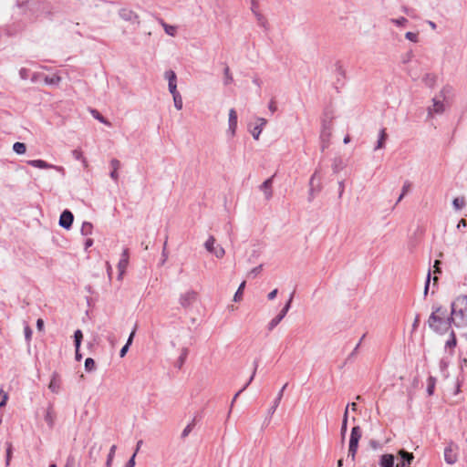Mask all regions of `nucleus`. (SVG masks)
I'll return each mask as SVG.
<instances>
[{
	"label": "nucleus",
	"mask_w": 467,
	"mask_h": 467,
	"mask_svg": "<svg viewBox=\"0 0 467 467\" xmlns=\"http://www.w3.org/2000/svg\"><path fill=\"white\" fill-rule=\"evenodd\" d=\"M129 348H130V347H129L128 345H126V344L122 347V348H121V349H120V351H119V356H120L121 358H122V357H124V356L126 355L127 351L129 350Z\"/></svg>",
	"instance_id": "62"
},
{
	"label": "nucleus",
	"mask_w": 467,
	"mask_h": 467,
	"mask_svg": "<svg viewBox=\"0 0 467 467\" xmlns=\"http://www.w3.org/2000/svg\"><path fill=\"white\" fill-rule=\"evenodd\" d=\"M278 293V290L277 289H274L273 291H271L268 295H267V297L269 300H273L275 298L276 295Z\"/></svg>",
	"instance_id": "60"
},
{
	"label": "nucleus",
	"mask_w": 467,
	"mask_h": 467,
	"mask_svg": "<svg viewBox=\"0 0 467 467\" xmlns=\"http://www.w3.org/2000/svg\"><path fill=\"white\" fill-rule=\"evenodd\" d=\"M197 299L198 293L190 289L180 295L179 303L183 308L190 309L196 303Z\"/></svg>",
	"instance_id": "4"
},
{
	"label": "nucleus",
	"mask_w": 467,
	"mask_h": 467,
	"mask_svg": "<svg viewBox=\"0 0 467 467\" xmlns=\"http://www.w3.org/2000/svg\"><path fill=\"white\" fill-rule=\"evenodd\" d=\"M7 399V394L3 391H0V407H3L6 404Z\"/></svg>",
	"instance_id": "53"
},
{
	"label": "nucleus",
	"mask_w": 467,
	"mask_h": 467,
	"mask_svg": "<svg viewBox=\"0 0 467 467\" xmlns=\"http://www.w3.org/2000/svg\"><path fill=\"white\" fill-rule=\"evenodd\" d=\"M450 317L456 327H467V296L461 295L451 302Z\"/></svg>",
	"instance_id": "2"
},
{
	"label": "nucleus",
	"mask_w": 467,
	"mask_h": 467,
	"mask_svg": "<svg viewBox=\"0 0 467 467\" xmlns=\"http://www.w3.org/2000/svg\"><path fill=\"white\" fill-rule=\"evenodd\" d=\"M386 140H387L386 130H385V129H381L379 130L378 142H377V145L375 146L374 150H377L384 148Z\"/></svg>",
	"instance_id": "25"
},
{
	"label": "nucleus",
	"mask_w": 467,
	"mask_h": 467,
	"mask_svg": "<svg viewBox=\"0 0 467 467\" xmlns=\"http://www.w3.org/2000/svg\"><path fill=\"white\" fill-rule=\"evenodd\" d=\"M410 186H411V184L410 182L407 181L404 182L402 189H401V193L397 200V203L400 202L404 198V196L410 192Z\"/></svg>",
	"instance_id": "33"
},
{
	"label": "nucleus",
	"mask_w": 467,
	"mask_h": 467,
	"mask_svg": "<svg viewBox=\"0 0 467 467\" xmlns=\"http://www.w3.org/2000/svg\"><path fill=\"white\" fill-rule=\"evenodd\" d=\"M169 91L171 95L178 94L179 91L177 90V82H170L168 83Z\"/></svg>",
	"instance_id": "50"
},
{
	"label": "nucleus",
	"mask_w": 467,
	"mask_h": 467,
	"mask_svg": "<svg viewBox=\"0 0 467 467\" xmlns=\"http://www.w3.org/2000/svg\"><path fill=\"white\" fill-rule=\"evenodd\" d=\"M292 300H293V294L290 296L287 303L285 305V306L283 307L281 312L269 322V324H268L269 330L274 329L281 322V320L285 317V315L287 314V312L290 309Z\"/></svg>",
	"instance_id": "9"
},
{
	"label": "nucleus",
	"mask_w": 467,
	"mask_h": 467,
	"mask_svg": "<svg viewBox=\"0 0 467 467\" xmlns=\"http://www.w3.org/2000/svg\"><path fill=\"white\" fill-rule=\"evenodd\" d=\"M93 231V225L89 222H84L81 225V234L85 236H88L92 234Z\"/></svg>",
	"instance_id": "27"
},
{
	"label": "nucleus",
	"mask_w": 467,
	"mask_h": 467,
	"mask_svg": "<svg viewBox=\"0 0 467 467\" xmlns=\"http://www.w3.org/2000/svg\"><path fill=\"white\" fill-rule=\"evenodd\" d=\"M116 450H117V446L116 445H112L110 447L109 452L108 454L107 462H106V467H111L112 462H113V459H114V456H115Z\"/></svg>",
	"instance_id": "32"
},
{
	"label": "nucleus",
	"mask_w": 467,
	"mask_h": 467,
	"mask_svg": "<svg viewBox=\"0 0 467 467\" xmlns=\"http://www.w3.org/2000/svg\"><path fill=\"white\" fill-rule=\"evenodd\" d=\"M237 130V113L234 109L229 110L227 135L231 138L235 136Z\"/></svg>",
	"instance_id": "10"
},
{
	"label": "nucleus",
	"mask_w": 467,
	"mask_h": 467,
	"mask_svg": "<svg viewBox=\"0 0 467 467\" xmlns=\"http://www.w3.org/2000/svg\"><path fill=\"white\" fill-rule=\"evenodd\" d=\"M268 109L269 110L274 113L276 111L277 108H276V105H275V102L274 100H271L269 102V105H268Z\"/></svg>",
	"instance_id": "59"
},
{
	"label": "nucleus",
	"mask_w": 467,
	"mask_h": 467,
	"mask_svg": "<svg viewBox=\"0 0 467 467\" xmlns=\"http://www.w3.org/2000/svg\"><path fill=\"white\" fill-rule=\"evenodd\" d=\"M261 268H262V265L254 267V269L251 270L250 274L254 275H258L260 273Z\"/></svg>",
	"instance_id": "64"
},
{
	"label": "nucleus",
	"mask_w": 467,
	"mask_h": 467,
	"mask_svg": "<svg viewBox=\"0 0 467 467\" xmlns=\"http://www.w3.org/2000/svg\"><path fill=\"white\" fill-rule=\"evenodd\" d=\"M452 205L456 210H461L464 206V200L460 198H455L452 201Z\"/></svg>",
	"instance_id": "45"
},
{
	"label": "nucleus",
	"mask_w": 467,
	"mask_h": 467,
	"mask_svg": "<svg viewBox=\"0 0 467 467\" xmlns=\"http://www.w3.org/2000/svg\"><path fill=\"white\" fill-rule=\"evenodd\" d=\"M257 367H258V362L257 361H254V370H253V373L250 377V379H248L247 382H244V387L241 389V391H244V389H246V388L251 384V382L254 380V378L255 376V373H256V370H257Z\"/></svg>",
	"instance_id": "37"
},
{
	"label": "nucleus",
	"mask_w": 467,
	"mask_h": 467,
	"mask_svg": "<svg viewBox=\"0 0 467 467\" xmlns=\"http://www.w3.org/2000/svg\"><path fill=\"white\" fill-rule=\"evenodd\" d=\"M362 436V431L359 426H355L351 430L349 447L358 448V441Z\"/></svg>",
	"instance_id": "14"
},
{
	"label": "nucleus",
	"mask_w": 467,
	"mask_h": 467,
	"mask_svg": "<svg viewBox=\"0 0 467 467\" xmlns=\"http://www.w3.org/2000/svg\"><path fill=\"white\" fill-rule=\"evenodd\" d=\"M83 338V334L81 330L78 329L74 333V341H75V348H79L81 345V341Z\"/></svg>",
	"instance_id": "36"
},
{
	"label": "nucleus",
	"mask_w": 467,
	"mask_h": 467,
	"mask_svg": "<svg viewBox=\"0 0 467 467\" xmlns=\"http://www.w3.org/2000/svg\"><path fill=\"white\" fill-rule=\"evenodd\" d=\"M459 446L451 441L444 449V460L448 464H454L458 460Z\"/></svg>",
	"instance_id": "7"
},
{
	"label": "nucleus",
	"mask_w": 467,
	"mask_h": 467,
	"mask_svg": "<svg viewBox=\"0 0 467 467\" xmlns=\"http://www.w3.org/2000/svg\"><path fill=\"white\" fill-rule=\"evenodd\" d=\"M427 323L432 331L439 334L448 332L452 324L447 308L438 305L432 306V311Z\"/></svg>",
	"instance_id": "1"
},
{
	"label": "nucleus",
	"mask_w": 467,
	"mask_h": 467,
	"mask_svg": "<svg viewBox=\"0 0 467 467\" xmlns=\"http://www.w3.org/2000/svg\"><path fill=\"white\" fill-rule=\"evenodd\" d=\"M348 417V408H346L344 415H343V420H342V425H341V430H340L342 437H345L346 432H347Z\"/></svg>",
	"instance_id": "34"
},
{
	"label": "nucleus",
	"mask_w": 467,
	"mask_h": 467,
	"mask_svg": "<svg viewBox=\"0 0 467 467\" xmlns=\"http://www.w3.org/2000/svg\"><path fill=\"white\" fill-rule=\"evenodd\" d=\"M110 167L112 168V171H111L109 176L112 180H114L115 182H118V180H119L118 170L120 168V161L117 159H112L110 161Z\"/></svg>",
	"instance_id": "21"
},
{
	"label": "nucleus",
	"mask_w": 467,
	"mask_h": 467,
	"mask_svg": "<svg viewBox=\"0 0 467 467\" xmlns=\"http://www.w3.org/2000/svg\"><path fill=\"white\" fill-rule=\"evenodd\" d=\"M395 458L393 454L386 453L381 455L379 460L380 467H396L394 465Z\"/></svg>",
	"instance_id": "18"
},
{
	"label": "nucleus",
	"mask_w": 467,
	"mask_h": 467,
	"mask_svg": "<svg viewBox=\"0 0 467 467\" xmlns=\"http://www.w3.org/2000/svg\"><path fill=\"white\" fill-rule=\"evenodd\" d=\"M61 81V78L57 75H53L51 77L49 76H45L44 77V82L47 84V85H58Z\"/></svg>",
	"instance_id": "28"
},
{
	"label": "nucleus",
	"mask_w": 467,
	"mask_h": 467,
	"mask_svg": "<svg viewBox=\"0 0 467 467\" xmlns=\"http://www.w3.org/2000/svg\"><path fill=\"white\" fill-rule=\"evenodd\" d=\"M357 451H358V448L357 447H349L348 446V456L349 458H351V460L353 462L355 461Z\"/></svg>",
	"instance_id": "51"
},
{
	"label": "nucleus",
	"mask_w": 467,
	"mask_h": 467,
	"mask_svg": "<svg viewBox=\"0 0 467 467\" xmlns=\"http://www.w3.org/2000/svg\"><path fill=\"white\" fill-rule=\"evenodd\" d=\"M257 25L262 27L265 31L269 30V24L266 17L262 14H256L254 16Z\"/></svg>",
	"instance_id": "24"
},
{
	"label": "nucleus",
	"mask_w": 467,
	"mask_h": 467,
	"mask_svg": "<svg viewBox=\"0 0 467 467\" xmlns=\"http://www.w3.org/2000/svg\"><path fill=\"white\" fill-rule=\"evenodd\" d=\"M233 82V76L230 73L228 67L224 68V85H229Z\"/></svg>",
	"instance_id": "43"
},
{
	"label": "nucleus",
	"mask_w": 467,
	"mask_h": 467,
	"mask_svg": "<svg viewBox=\"0 0 467 467\" xmlns=\"http://www.w3.org/2000/svg\"><path fill=\"white\" fill-rule=\"evenodd\" d=\"M174 107L181 110L182 109V99L180 93L172 95Z\"/></svg>",
	"instance_id": "38"
},
{
	"label": "nucleus",
	"mask_w": 467,
	"mask_h": 467,
	"mask_svg": "<svg viewBox=\"0 0 467 467\" xmlns=\"http://www.w3.org/2000/svg\"><path fill=\"white\" fill-rule=\"evenodd\" d=\"M48 389L53 393H58L60 390V379L59 375L57 372H54L51 376V379L48 385Z\"/></svg>",
	"instance_id": "17"
},
{
	"label": "nucleus",
	"mask_w": 467,
	"mask_h": 467,
	"mask_svg": "<svg viewBox=\"0 0 467 467\" xmlns=\"http://www.w3.org/2000/svg\"><path fill=\"white\" fill-rule=\"evenodd\" d=\"M193 427V424H188L182 432V437L185 438L189 435V433L192 431Z\"/></svg>",
	"instance_id": "52"
},
{
	"label": "nucleus",
	"mask_w": 467,
	"mask_h": 467,
	"mask_svg": "<svg viewBox=\"0 0 467 467\" xmlns=\"http://www.w3.org/2000/svg\"><path fill=\"white\" fill-rule=\"evenodd\" d=\"M73 220H74L73 213L70 211H68V210H65L60 214L59 225L62 228L68 230L71 227L72 223H73Z\"/></svg>",
	"instance_id": "13"
},
{
	"label": "nucleus",
	"mask_w": 467,
	"mask_h": 467,
	"mask_svg": "<svg viewBox=\"0 0 467 467\" xmlns=\"http://www.w3.org/2000/svg\"><path fill=\"white\" fill-rule=\"evenodd\" d=\"M267 121L264 118H257L256 119V125L254 127V129L251 130L252 136L254 140H259L260 134L262 133V130L264 127L266 125Z\"/></svg>",
	"instance_id": "15"
},
{
	"label": "nucleus",
	"mask_w": 467,
	"mask_h": 467,
	"mask_svg": "<svg viewBox=\"0 0 467 467\" xmlns=\"http://www.w3.org/2000/svg\"><path fill=\"white\" fill-rule=\"evenodd\" d=\"M106 269H107V274L109 275V278L110 279L111 275H112V266L109 262L106 263Z\"/></svg>",
	"instance_id": "61"
},
{
	"label": "nucleus",
	"mask_w": 467,
	"mask_h": 467,
	"mask_svg": "<svg viewBox=\"0 0 467 467\" xmlns=\"http://www.w3.org/2000/svg\"><path fill=\"white\" fill-rule=\"evenodd\" d=\"M96 368L95 360L91 358H88L85 360V369L88 372L93 371Z\"/></svg>",
	"instance_id": "39"
},
{
	"label": "nucleus",
	"mask_w": 467,
	"mask_h": 467,
	"mask_svg": "<svg viewBox=\"0 0 467 467\" xmlns=\"http://www.w3.org/2000/svg\"><path fill=\"white\" fill-rule=\"evenodd\" d=\"M332 135V123L331 120H323L322 129L320 132V139L322 142V150H324L329 145V140Z\"/></svg>",
	"instance_id": "6"
},
{
	"label": "nucleus",
	"mask_w": 467,
	"mask_h": 467,
	"mask_svg": "<svg viewBox=\"0 0 467 467\" xmlns=\"http://www.w3.org/2000/svg\"><path fill=\"white\" fill-rule=\"evenodd\" d=\"M272 184H273V177L265 180L260 185V190L264 192L266 200H270L273 196Z\"/></svg>",
	"instance_id": "16"
},
{
	"label": "nucleus",
	"mask_w": 467,
	"mask_h": 467,
	"mask_svg": "<svg viewBox=\"0 0 467 467\" xmlns=\"http://www.w3.org/2000/svg\"><path fill=\"white\" fill-rule=\"evenodd\" d=\"M244 287H245V281H244L240 284L237 291L235 292V294L234 296V301L239 302L242 300Z\"/></svg>",
	"instance_id": "30"
},
{
	"label": "nucleus",
	"mask_w": 467,
	"mask_h": 467,
	"mask_svg": "<svg viewBox=\"0 0 467 467\" xmlns=\"http://www.w3.org/2000/svg\"><path fill=\"white\" fill-rule=\"evenodd\" d=\"M251 11L254 16H256V14H260L259 5L258 3L255 0H252L251 3Z\"/></svg>",
	"instance_id": "49"
},
{
	"label": "nucleus",
	"mask_w": 467,
	"mask_h": 467,
	"mask_svg": "<svg viewBox=\"0 0 467 467\" xmlns=\"http://www.w3.org/2000/svg\"><path fill=\"white\" fill-rule=\"evenodd\" d=\"M160 24L163 27L165 33L171 36H174L177 33V28L174 26L166 24L162 19H160Z\"/></svg>",
	"instance_id": "26"
},
{
	"label": "nucleus",
	"mask_w": 467,
	"mask_h": 467,
	"mask_svg": "<svg viewBox=\"0 0 467 467\" xmlns=\"http://www.w3.org/2000/svg\"><path fill=\"white\" fill-rule=\"evenodd\" d=\"M135 457H136V452H134L132 454V456L130 457V459L128 461V462L126 463L125 467H134L135 466Z\"/></svg>",
	"instance_id": "56"
},
{
	"label": "nucleus",
	"mask_w": 467,
	"mask_h": 467,
	"mask_svg": "<svg viewBox=\"0 0 467 467\" xmlns=\"http://www.w3.org/2000/svg\"><path fill=\"white\" fill-rule=\"evenodd\" d=\"M447 367H448V363L445 360H441L440 363V368L445 377H447V375L445 374Z\"/></svg>",
	"instance_id": "57"
},
{
	"label": "nucleus",
	"mask_w": 467,
	"mask_h": 467,
	"mask_svg": "<svg viewBox=\"0 0 467 467\" xmlns=\"http://www.w3.org/2000/svg\"><path fill=\"white\" fill-rule=\"evenodd\" d=\"M92 115L95 119H97L99 122L107 125V126H110V122L108 121L103 116H101L97 110H92Z\"/></svg>",
	"instance_id": "40"
},
{
	"label": "nucleus",
	"mask_w": 467,
	"mask_h": 467,
	"mask_svg": "<svg viewBox=\"0 0 467 467\" xmlns=\"http://www.w3.org/2000/svg\"><path fill=\"white\" fill-rule=\"evenodd\" d=\"M129 258H130L129 249L125 248L121 254V258L119 259V261L118 263V270H119L118 279L119 280H122V278H123V275H124L126 269L129 265Z\"/></svg>",
	"instance_id": "11"
},
{
	"label": "nucleus",
	"mask_w": 467,
	"mask_h": 467,
	"mask_svg": "<svg viewBox=\"0 0 467 467\" xmlns=\"http://www.w3.org/2000/svg\"><path fill=\"white\" fill-rule=\"evenodd\" d=\"M119 15L125 21H132L138 18V16L132 10L128 8L120 9Z\"/></svg>",
	"instance_id": "20"
},
{
	"label": "nucleus",
	"mask_w": 467,
	"mask_h": 467,
	"mask_svg": "<svg viewBox=\"0 0 467 467\" xmlns=\"http://www.w3.org/2000/svg\"><path fill=\"white\" fill-rule=\"evenodd\" d=\"M430 282H431V272L429 271V273L427 275L426 282H425V286H424V295L425 296L428 294L429 287H430Z\"/></svg>",
	"instance_id": "55"
},
{
	"label": "nucleus",
	"mask_w": 467,
	"mask_h": 467,
	"mask_svg": "<svg viewBox=\"0 0 467 467\" xmlns=\"http://www.w3.org/2000/svg\"><path fill=\"white\" fill-rule=\"evenodd\" d=\"M456 345H457L456 336H455L454 331L451 330L450 332L449 338L446 340V342L444 344V348H445V350H450V352L452 353V349L456 347Z\"/></svg>",
	"instance_id": "22"
},
{
	"label": "nucleus",
	"mask_w": 467,
	"mask_h": 467,
	"mask_svg": "<svg viewBox=\"0 0 467 467\" xmlns=\"http://www.w3.org/2000/svg\"><path fill=\"white\" fill-rule=\"evenodd\" d=\"M450 91L449 87H444L439 94L431 99V105L427 109L428 118H434L436 115H441L445 112L447 105L445 104L446 94Z\"/></svg>",
	"instance_id": "3"
},
{
	"label": "nucleus",
	"mask_w": 467,
	"mask_h": 467,
	"mask_svg": "<svg viewBox=\"0 0 467 467\" xmlns=\"http://www.w3.org/2000/svg\"><path fill=\"white\" fill-rule=\"evenodd\" d=\"M41 77V74L40 73H34L31 77V81L33 83H36L37 82V80L39 79V78Z\"/></svg>",
	"instance_id": "63"
},
{
	"label": "nucleus",
	"mask_w": 467,
	"mask_h": 467,
	"mask_svg": "<svg viewBox=\"0 0 467 467\" xmlns=\"http://www.w3.org/2000/svg\"><path fill=\"white\" fill-rule=\"evenodd\" d=\"M165 78L168 80V83L170 82H177V77L174 71L168 70L164 74Z\"/></svg>",
	"instance_id": "41"
},
{
	"label": "nucleus",
	"mask_w": 467,
	"mask_h": 467,
	"mask_svg": "<svg viewBox=\"0 0 467 467\" xmlns=\"http://www.w3.org/2000/svg\"><path fill=\"white\" fill-rule=\"evenodd\" d=\"M187 352H188L187 349L183 348L182 353L180 356L179 360H178L179 368H181V366L184 363V360H185L186 356H187Z\"/></svg>",
	"instance_id": "54"
},
{
	"label": "nucleus",
	"mask_w": 467,
	"mask_h": 467,
	"mask_svg": "<svg viewBox=\"0 0 467 467\" xmlns=\"http://www.w3.org/2000/svg\"><path fill=\"white\" fill-rule=\"evenodd\" d=\"M19 77L21 78V79H27L29 78V69L26 67H21L19 69Z\"/></svg>",
	"instance_id": "48"
},
{
	"label": "nucleus",
	"mask_w": 467,
	"mask_h": 467,
	"mask_svg": "<svg viewBox=\"0 0 467 467\" xmlns=\"http://www.w3.org/2000/svg\"><path fill=\"white\" fill-rule=\"evenodd\" d=\"M345 190L344 181L338 182V196L341 197Z\"/></svg>",
	"instance_id": "58"
},
{
	"label": "nucleus",
	"mask_w": 467,
	"mask_h": 467,
	"mask_svg": "<svg viewBox=\"0 0 467 467\" xmlns=\"http://www.w3.org/2000/svg\"><path fill=\"white\" fill-rule=\"evenodd\" d=\"M413 52L412 51H408L407 53H405L402 57H401V62L402 64H408L410 63L412 58H413Z\"/></svg>",
	"instance_id": "44"
},
{
	"label": "nucleus",
	"mask_w": 467,
	"mask_h": 467,
	"mask_svg": "<svg viewBox=\"0 0 467 467\" xmlns=\"http://www.w3.org/2000/svg\"><path fill=\"white\" fill-rule=\"evenodd\" d=\"M405 38L410 42L417 43L419 41V34L414 32H407Z\"/></svg>",
	"instance_id": "42"
},
{
	"label": "nucleus",
	"mask_w": 467,
	"mask_h": 467,
	"mask_svg": "<svg viewBox=\"0 0 467 467\" xmlns=\"http://www.w3.org/2000/svg\"><path fill=\"white\" fill-rule=\"evenodd\" d=\"M391 22L398 26H404L408 23V20L402 16L400 18L391 19Z\"/></svg>",
	"instance_id": "47"
},
{
	"label": "nucleus",
	"mask_w": 467,
	"mask_h": 467,
	"mask_svg": "<svg viewBox=\"0 0 467 467\" xmlns=\"http://www.w3.org/2000/svg\"><path fill=\"white\" fill-rule=\"evenodd\" d=\"M13 150L16 153V154H24L26 150V146L25 143L23 142H16L14 143L13 145Z\"/></svg>",
	"instance_id": "31"
},
{
	"label": "nucleus",
	"mask_w": 467,
	"mask_h": 467,
	"mask_svg": "<svg viewBox=\"0 0 467 467\" xmlns=\"http://www.w3.org/2000/svg\"><path fill=\"white\" fill-rule=\"evenodd\" d=\"M28 165L38 168V169H54L60 172L62 175L65 174V169L62 166H57L50 164L43 160H30L27 161Z\"/></svg>",
	"instance_id": "8"
},
{
	"label": "nucleus",
	"mask_w": 467,
	"mask_h": 467,
	"mask_svg": "<svg viewBox=\"0 0 467 467\" xmlns=\"http://www.w3.org/2000/svg\"><path fill=\"white\" fill-rule=\"evenodd\" d=\"M216 240L213 235H210L204 243L205 249L213 254L217 258H223L225 254V250L220 245H215Z\"/></svg>",
	"instance_id": "5"
},
{
	"label": "nucleus",
	"mask_w": 467,
	"mask_h": 467,
	"mask_svg": "<svg viewBox=\"0 0 467 467\" xmlns=\"http://www.w3.org/2000/svg\"><path fill=\"white\" fill-rule=\"evenodd\" d=\"M286 386H287V383H285L282 387V389L279 390V392L277 393V396L275 399L272 407L268 410L269 414L273 415L275 413V410L277 409V407L279 406V403L283 398L284 390L285 389Z\"/></svg>",
	"instance_id": "19"
},
{
	"label": "nucleus",
	"mask_w": 467,
	"mask_h": 467,
	"mask_svg": "<svg viewBox=\"0 0 467 467\" xmlns=\"http://www.w3.org/2000/svg\"><path fill=\"white\" fill-rule=\"evenodd\" d=\"M72 156L78 161H83V162H86V159L83 157V153L80 150L76 149L72 150Z\"/></svg>",
	"instance_id": "46"
},
{
	"label": "nucleus",
	"mask_w": 467,
	"mask_h": 467,
	"mask_svg": "<svg viewBox=\"0 0 467 467\" xmlns=\"http://www.w3.org/2000/svg\"><path fill=\"white\" fill-rule=\"evenodd\" d=\"M346 167V163L340 157H336L333 159L332 162V170L335 173L341 171Z\"/></svg>",
	"instance_id": "23"
},
{
	"label": "nucleus",
	"mask_w": 467,
	"mask_h": 467,
	"mask_svg": "<svg viewBox=\"0 0 467 467\" xmlns=\"http://www.w3.org/2000/svg\"><path fill=\"white\" fill-rule=\"evenodd\" d=\"M46 422L52 427L55 421V414L51 409H48L45 415Z\"/></svg>",
	"instance_id": "35"
},
{
	"label": "nucleus",
	"mask_w": 467,
	"mask_h": 467,
	"mask_svg": "<svg viewBox=\"0 0 467 467\" xmlns=\"http://www.w3.org/2000/svg\"><path fill=\"white\" fill-rule=\"evenodd\" d=\"M398 456L399 462L396 464V467H405L407 465L409 466L410 464H411L414 459L413 453L408 452L404 450H400L398 452Z\"/></svg>",
	"instance_id": "12"
},
{
	"label": "nucleus",
	"mask_w": 467,
	"mask_h": 467,
	"mask_svg": "<svg viewBox=\"0 0 467 467\" xmlns=\"http://www.w3.org/2000/svg\"><path fill=\"white\" fill-rule=\"evenodd\" d=\"M435 385H436V379L431 376L429 377L428 380H427V392L430 396L433 394Z\"/></svg>",
	"instance_id": "29"
}]
</instances>
